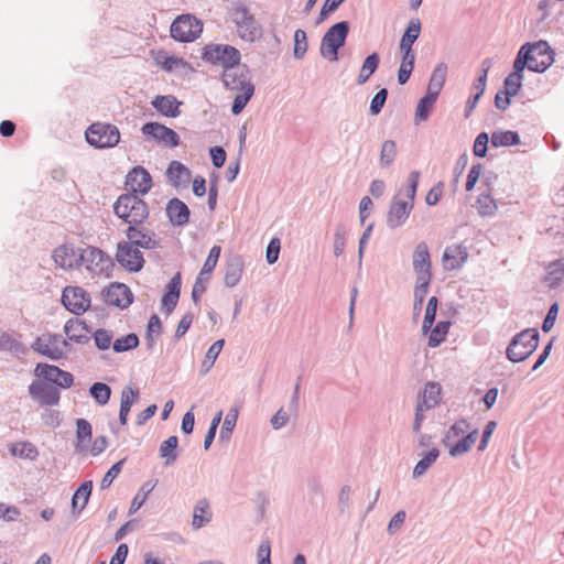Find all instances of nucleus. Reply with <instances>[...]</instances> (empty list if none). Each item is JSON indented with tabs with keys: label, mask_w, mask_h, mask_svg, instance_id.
Here are the masks:
<instances>
[{
	"label": "nucleus",
	"mask_w": 564,
	"mask_h": 564,
	"mask_svg": "<svg viewBox=\"0 0 564 564\" xmlns=\"http://www.w3.org/2000/svg\"><path fill=\"white\" fill-rule=\"evenodd\" d=\"M156 481L158 480L152 482L151 480H149V481H147V482H144L142 485V487L139 489L138 494L135 495V497L133 498V500L131 502V506H130V509H129V514L134 513L135 511H138L143 506V503L145 502L148 496L154 489V487L156 485Z\"/></svg>",
	"instance_id": "52"
},
{
	"label": "nucleus",
	"mask_w": 564,
	"mask_h": 564,
	"mask_svg": "<svg viewBox=\"0 0 564 564\" xmlns=\"http://www.w3.org/2000/svg\"><path fill=\"white\" fill-rule=\"evenodd\" d=\"M470 429V424L466 419L456 421L444 434L442 443L448 448L451 455V446L455 445L456 442L465 436L467 431Z\"/></svg>",
	"instance_id": "31"
},
{
	"label": "nucleus",
	"mask_w": 564,
	"mask_h": 564,
	"mask_svg": "<svg viewBox=\"0 0 564 564\" xmlns=\"http://www.w3.org/2000/svg\"><path fill=\"white\" fill-rule=\"evenodd\" d=\"M181 101H178L174 96L166 95V96H156L152 101L151 105L163 116L170 117V118H176L180 116V106Z\"/></svg>",
	"instance_id": "30"
},
{
	"label": "nucleus",
	"mask_w": 564,
	"mask_h": 564,
	"mask_svg": "<svg viewBox=\"0 0 564 564\" xmlns=\"http://www.w3.org/2000/svg\"><path fill=\"white\" fill-rule=\"evenodd\" d=\"M436 100L437 97L429 93H426L425 96L419 100L414 116V122L416 124L429 119L431 110L434 107Z\"/></svg>",
	"instance_id": "40"
},
{
	"label": "nucleus",
	"mask_w": 564,
	"mask_h": 564,
	"mask_svg": "<svg viewBox=\"0 0 564 564\" xmlns=\"http://www.w3.org/2000/svg\"><path fill=\"white\" fill-rule=\"evenodd\" d=\"M90 332V328L84 321L77 318H69L64 325V333L66 334L68 340L74 341L76 344H87L89 341V336L87 333Z\"/></svg>",
	"instance_id": "27"
},
{
	"label": "nucleus",
	"mask_w": 564,
	"mask_h": 564,
	"mask_svg": "<svg viewBox=\"0 0 564 564\" xmlns=\"http://www.w3.org/2000/svg\"><path fill=\"white\" fill-rule=\"evenodd\" d=\"M212 518L213 513L208 500L206 498L199 499L194 507L192 527L198 530L209 523Z\"/></svg>",
	"instance_id": "33"
},
{
	"label": "nucleus",
	"mask_w": 564,
	"mask_h": 564,
	"mask_svg": "<svg viewBox=\"0 0 564 564\" xmlns=\"http://www.w3.org/2000/svg\"><path fill=\"white\" fill-rule=\"evenodd\" d=\"M165 175L171 185L178 188L188 184L191 171L183 163L172 161L169 164Z\"/></svg>",
	"instance_id": "29"
},
{
	"label": "nucleus",
	"mask_w": 564,
	"mask_h": 564,
	"mask_svg": "<svg viewBox=\"0 0 564 564\" xmlns=\"http://www.w3.org/2000/svg\"><path fill=\"white\" fill-rule=\"evenodd\" d=\"M101 295L106 304L118 308H127L133 302L131 290L119 282L110 283L102 290Z\"/></svg>",
	"instance_id": "14"
},
{
	"label": "nucleus",
	"mask_w": 564,
	"mask_h": 564,
	"mask_svg": "<svg viewBox=\"0 0 564 564\" xmlns=\"http://www.w3.org/2000/svg\"><path fill=\"white\" fill-rule=\"evenodd\" d=\"M86 141L97 149L116 147L120 141L119 129L111 123L95 122L85 132Z\"/></svg>",
	"instance_id": "7"
},
{
	"label": "nucleus",
	"mask_w": 564,
	"mask_h": 564,
	"mask_svg": "<svg viewBox=\"0 0 564 564\" xmlns=\"http://www.w3.org/2000/svg\"><path fill=\"white\" fill-rule=\"evenodd\" d=\"M346 245V228L343 224H338L334 232V254L339 257L343 254Z\"/></svg>",
	"instance_id": "60"
},
{
	"label": "nucleus",
	"mask_w": 564,
	"mask_h": 564,
	"mask_svg": "<svg viewBox=\"0 0 564 564\" xmlns=\"http://www.w3.org/2000/svg\"><path fill=\"white\" fill-rule=\"evenodd\" d=\"M388 98V89L381 88L371 99L369 111L372 116H377L381 112Z\"/></svg>",
	"instance_id": "62"
},
{
	"label": "nucleus",
	"mask_w": 564,
	"mask_h": 564,
	"mask_svg": "<svg viewBox=\"0 0 564 564\" xmlns=\"http://www.w3.org/2000/svg\"><path fill=\"white\" fill-rule=\"evenodd\" d=\"M490 142L494 148L518 145L520 143V135L517 131L497 130L491 133Z\"/></svg>",
	"instance_id": "37"
},
{
	"label": "nucleus",
	"mask_w": 564,
	"mask_h": 564,
	"mask_svg": "<svg viewBox=\"0 0 564 564\" xmlns=\"http://www.w3.org/2000/svg\"><path fill=\"white\" fill-rule=\"evenodd\" d=\"M138 398L139 390H134L131 387H124L121 391L119 412L130 413L131 406Z\"/></svg>",
	"instance_id": "58"
},
{
	"label": "nucleus",
	"mask_w": 564,
	"mask_h": 564,
	"mask_svg": "<svg viewBox=\"0 0 564 564\" xmlns=\"http://www.w3.org/2000/svg\"><path fill=\"white\" fill-rule=\"evenodd\" d=\"M555 52L546 41L523 44L514 59L525 61L528 68L534 73H544L554 63Z\"/></svg>",
	"instance_id": "2"
},
{
	"label": "nucleus",
	"mask_w": 564,
	"mask_h": 564,
	"mask_svg": "<svg viewBox=\"0 0 564 564\" xmlns=\"http://www.w3.org/2000/svg\"><path fill=\"white\" fill-rule=\"evenodd\" d=\"M202 58L213 65L223 67V70L239 66L241 53L229 44L210 43L203 48Z\"/></svg>",
	"instance_id": "6"
},
{
	"label": "nucleus",
	"mask_w": 564,
	"mask_h": 564,
	"mask_svg": "<svg viewBox=\"0 0 564 564\" xmlns=\"http://www.w3.org/2000/svg\"><path fill=\"white\" fill-rule=\"evenodd\" d=\"M243 265L245 263L240 256H231L227 259L224 275V283L227 288H234L239 283Z\"/></svg>",
	"instance_id": "28"
},
{
	"label": "nucleus",
	"mask_w": 564,
	"mask_h": 564,
	"mask_svg": "<svg viewBox=\"0 0 564 564\" xmlns=\"http://www.w3.org/2000/svg\"><path fill=\"white\" fill-rule=\"evenodd\" d=\"M221 82L226 89L237 91L231 105V112L238 116L242 112L254 94L250 68L246 64L223 70Z\"/></svg>",
	"instance_id": "1"
},
{
	"label": "nucleus",
	"mask_w": 564,
	"mask_h": 564,
	"mask_svg": "<svg viewBox=\"0 0 564 564\" xmlns=\"http://www.w3.org/2000/svg\"><path fill=\"white\" fill-rule=\"evenodd\" d=\"M165 212L173 226L183 227L189 220L191 210L188 206L176 197L167 202Z\"/></svg>",
	"instance_id": "24"
},
{
	"label": "nucleus",
	"mask_w": 564,
	"mask_h": 564,
	"mask_svg": "<svg viewBox=\"0 0 564 564\" xmlns=\"http://www.w3.org/2000/svg\"><path fill=\"white\" fill-rule=\"evenodd\" d=\"M478 430L474 429L467 431L465 436L456 442L455 445L451 446V456L457 457L467 453L478 438Z\"/></svg>",
	"instance_id": "39"
},
{
	"label": "nucleus",
	"mask_w": 564,
	"mask_h": 564,
	"mask_svg": "<svg viewBox=\"0 0 564 564\" xmlns=\"http://www.w3.org/2000/svg\"><path fill=\"white\" fill-rule=\"evenodd\" d=\"M420 176L421 173L419 171H412L409 174L408 184L405 185L404 188H401L399 191L397 196L399 197L401 193H404L405 197L408 198L406 202H412V204L414 205Z\"/></svg>",
	"instance_id": "54"
},
{
	"label": "nucleus",
	"mask_w": 564,
	"mask_h": 564,
	"mask_svg": "<svg viewBox=\"0 0 564 564\" xmlns=\"http://www.w3.org/2000/svg\"><path fill=\"white\" fill-rule=\"evenodd\" d=\"M116 260L130 272H139L144 265L142 252L128 241H121L117 246Z\"/></svg>",
	"instance_id": "10"
},
{
	"label": "nucleus",
	"mask_w": 564,
	"mask_h": 564,
	"mask_svg": "<svg viewBox=\"0 0 564 564\" xmlns=\"http://www.w3.org/2000/svg\"><path fill=\"white\" fill-rule=\"evenodd\" d=\"M432 278H416L415 286H414V299L417 302H424L427 293L429 286L431 284Z\"/></svg>",
	"instance_id": "64"
},
{
	"label": "nucleus",
	"mask_w": 564,
	"mask_h": 564,
	"mask_svg": "<svg viewBox=\"0 0 564 564\" xmlns=\"http://www.w3.org/2000/svg\"><path fill=\"white\" fill-rule=\"evenodd\" d=\"M224 345L225 339H218L208 348L200 367V373L203 376H205L212 369Z\"/></svg>",
	"instance_id": "46"
},
{
	"label": "nucleus",
	"mask_w": 564,
	"mask_h": 564,
	"mask_svg": "<svg viewBox=\"0 0 564 564\" xmlns=\"http://www.w3.org/2000/svg\"><path fill=\"white\" fill-rule=\"evenodd\" d=\"M62 303L70 313L82 315L90 305V296L80 286H66L62 293Z\"/></svg>",
	"instance_id": "11"
},
{
	"label": "nucleus",
	"mask_w": 564,
	"mask_h": 564,
	"mask_svg": "<svg viewBox=\"0 0 564 564\" xmlns=\"http://www.w3.org/2000/svg\"><path fill=\"white\" fill-rule=\"evenodd\" d=\"M89 393L96 403L105 405L110 400L111 388L104 382H95L90 386Z\"/></svg>",
	"instance_id": "50"
},
{
	"label": "nucleus",
	"mask_w": 564,
	"mask_h": 564,
	"mask_svg": "<svg viewBox=\"0 0 564 564\" xmlns=\"http://www.w3.org/2000/svg\"><path fill=\"white\" fill-rule=\"evenodd\" d=\"M412 202H405L398 198V196H394L389 205V210L387 214V226L390 229H397L401 226H403L412 209H413Z\"/></svg>",
	"instance_id": "18"
},
{
	"label": "nucleus",
	"mask_w": 564,
	"mask_h": 564,
	"mask_svg": "<svg viewBox=\"0 0 564 564\" xmlns=\"http://www.w3.org/2000/svg\"><path fill=\"white\" fill-rule=\"evenodd\" d=\"M80 250L76 249L73 245H61L53 251L54 262L66 271L80 269L78 260Z\"/></svg>",
	"instance_id": "23"
},
{
	"label": "nucleus",
	"mask_w": 564,
	"mask_h": 564,
	"mask_svg": "<svg viewBox=\"0 0 564 564\" xmlns=\"http://www.w3.org/2000/svg\"><path fill=\"white\" fill-rule=\"evenodd\" d=\"M0 349L9 351L14 356L25 354L26 349L21 341H19L12 334H0Z\"/></svg>",
	"instance_id": "45"
},
{
	"label": "nucleus",
	"mask_w": 564,
	"mask_h": 564,
	"mask_svg": "<svg viewBox=\"0 0 564 564\" xmlns=\"http://www.w3.org/2000/svg\"><path fill=\"white\" fill-rule=\"evenodd\" d=\"M441 398V386L437 382H427L422 394L419 397L417 404H422L426 410L434 408Z\"/></svg>",
	"instance_id": "36"
},
{
	"label": "nucleus",
	"mask_w": 564,
	"mask_h": 564,
	"mask_svg": "<svg viewBox=\"0 0 564 564\" xmlns=\"http://www.w3.org/2000/svg\"><path fill=\"white\" fill-rule=\"evenodd\" d=\"M170 32L178 42H193L203 32V24L193 15L182 14L172 22Z\"/></svg>",
	"instance_id": "8"
},
{
	"label": "nucleus",
	"mask_w": 564,
	"mask_h": 564,
	"mask_svg": "<svg viewBox=\"0 0 564 564\" xmlns=\"http://www.w3.org/2000/svg\"><path fill=\"white\" fill-rule=\"evenodd\" d=\"M80 267L93 273H104L113 267L112 259L102 250L88 246L78 253Z\"/></svg>",
	"instance_id": "9"
},
{
	"label": "nucleus",
	"mask_w": 564,
	"mask_h": 564,
	"mask_svg": "<svg viewBox=\"0 0 564 564\" xmlns=\"http://www.w3.org/2000/svg\"><path fill=\"white\" fill-rule=\"evenodd\" d=\"M308 48L307 34L304 30L297 29L294 33L293 55L296 59H302Z\"/></svg>",
	"instance_id": "55"
},
{
	"label": "nucleus",
	"mask_w": 564,
	"mask_h": 564,
	"mask_svg": "<svg viewBox=\"0 0 564 564\" xmlns=\"http://www.w3.org/2000/svg\"><path fill=\"white\" fill-rule=\"evenodd\" d=\"M547 273L544 282L549 288H556L564 279V262L563 260H555L547 265Z\"/></svg>",
	"instance_id": "41"
},
{
	"label": "nucleus",
	"mask_w": 564,
	"mask_h": 564,
	"mask_svg": "<svg viewBox=\"0 0 564 564\" xmlns=\"http://www.w3.org/2000/svg\"><path fill=\"white\" fill-rule=\"evenodd\" d=\"M140 344L139 337L135 333H129L120 338H117L112 348L115 352H124L137 348Z\"/></svg>",
	"instance_id": "51"
},
{
	"label": "nucleus",
	"mask_w": 564,
	"mask_h": 564,
	"mask_svg": "<svg viewBox=\"0 0 564 564\" xmlns=\"http://www.w3.org/2000/svg\"><path fill=\"white\" fill-rule=\"evenodd\" d=\"M412 265L416 278H432V261L426 242H419L412 254Z\"/></svg>",
	"instance_id": "20"
},
{
	"label": "nucleus",
	"mask_w": 564,
	"mask_h": 564,
	"mask_svg": "<svg viewBox=\"0 0 564 564\" xmlns=\"http://www.w3.org/2000/svg\"><path fill=\"white\" fill-rule=\"evenodd\" d=\"M540 334L535 328H527L514 335L507 349L506 356L511 362H520L530 357L539 346Z\"/></svg>",
	"instance_id": "4"
},
{
	"label": "nucleus",
	"mask_w": 564,
	"mask_h": 564,
	"mask_svg": "<svg viewBox=\"0 0 564 564\" xmlns=\"http://www.w3.org/2000/svg\"><path fill=\"white\" fill-rule=\"evenodd\" d=\"M421 33V21L417 18L411 19L399 43L400 51H414L413 44Z\"/></svg>",
	"instance_id": "32"
},
{
	"label": "nucleus",
	"mask_w": 564,
	"mask_h": 564,
	"mask_svg": "<svg viewBox=\"0 0 564 564\" xmlns=\"http://www.w3.org/2000/svg\"><path fill=\"white\" fill-rule=\"evenodd\" d=\"M59 334H46L35 338L31 348L51 360H59L64 357L63 347H58Z\"/></svg>",
	"instance_id": "17"
},
{
	"label": "nucleus",
	"mask_w": 564,
	"mask_h": 564,
	"mask_svg": "<svg viewBox=\"0 0 564 564\" xmlns=\"http://www.w3.org/2000/svg\"><path fill=\"white\" fill-rule=\"evenodd\" d=\"M397 158V143L393 140H386L381 145L380 166L387 169L394 162Z\"/></svg>",
	"instance_id": "49"
},
{
	"label": "nucleus",
	"mask_w": 564,
	"mask_h": 564,
	"mask_svg": "<svg viewBox=\"0 0 564 564\" xmlns=\"http://www.w3.org/2000/svg\"><path fill=\"white\" fill-rule=\"evenodd\" d=\"M348 21H340L332 25L321 41V55L329 62L338 61V51L345 45L349 34Z\"/></svg>",
	"instance_id": "5"
},
{
	"label": "nucleus",
	"mask_w": 564,
	"mask_h": 564,
	"mask_svg": "<svg viewBox=\"0 0 564 564\" xmlns=\"http://www.w3.org/2000/svg\"><path fill=\"white\" fill-rule=\"evenodd\" d=\"M115 214L129 226L143 225L150 210L148 204L135 194H122L113 204Z\"/></svg>",
	"instance_id": "3"
},
{
	"label": "nucleus",
	"mask_w": 564,
	"mask_h": 564,
	"mask_svg": "<svg viewBox=\"0 0 564 564\" xmlns=\"http://www.w3.org/2000/svg\"><path fill=\"white\" fill-rule=\"evenodd\" d=\"M29 393L41 405H56L61 399L58 387L46 380H34L29 386Z\"/></svg>",
	"instance_id": "13"
},
{
	"label": "nucleus",
	"mask_w": 564,
	"mask_h": 564,
	"mask_svg": "<svg viewBox=\"0 0 564 564\" xmlns=\"http://www.w3.org/2000/svg\"><path fill=\"white\" fill-rule=\"evenodd\" d=\"M177 446L178 438L175 435L170 436L165 441H163L159 448V454L161 458L165 459V465L170 466L177 459Z\"/></svg>",
	"instance_id": "38"
},
{
	"label": "nucleus",
	"mask_w": 564,
	"mask_h": 564,
	"mask_svg": "<svg viewBox=\"0 0 564 564\" xmlns=\"http://www.w3.org/2000/svg\"><path fill=\"white\" fill-rule=\"evenodd\" d=\"M126 185L132 191L131 194L145 195L152 187V177L142 166H134L126 177Z\"/></svg>",
	"instance_id": "21"
},
{
	"label": "nucleus",
	"mask_w": 564,
	"mask_h": 564,
	"mask_svg": "<svg viewBox=\"0 0 564 564\" xmlns=\"http://www.w3.org/2000/svg\"><path fill=\"white\" fill-rule=\"evenodd\" d=\"M220 247L219 246H214L210 250H209V253L204 262V265L200 270V275H205V274H210L216 265H217V262H218V259H219V256H220Z\"/></svg>",
	"instance_id": "59"
},
{
	"label": "nucleus",
	"mask_w": 564,
	"mask_h": 564,
	"mask_svg": "<svg viewBox=\"0 0 564 564\" xmlns=\"http://www.w3.org/2000/svg\"><path fill=\"white\" fill-rule=\"evenodd\" d=\"M468 259V251L462 243L447 246L443 252L442 262L445 271H455L463 268Z\"/></svg>",
	"instance_id": "22"
},
{
	"label": "nucleus",
	"mask_w": 564,
	"mask_h": 564,
	"mask_svg": "<svg viewBox=\"0 0 564 564\" xmlns=\"http://www.w3.org/2000/svg\"><path fill=\"white\" fill-rule=\"evenodd\" d=\"M91 424L86 419L76 420V448L83 451L91 440Z\"/></svg>",
	"instance_id": "43"
},
{
	"label": "nucleus",
	"mask_w": 564,
	"mask_h": 564,
	"mask_svg": "<svg viewBox=\"0 0 564 564\" xmlns=\"http://www.w3.org/2000/svg\"><path fill=\"white\" fill-rule=\"evenodd\" d=\"M181 273L177 272L167 283L166 291L162 297V310H164L166 314H171L177 305L181 294Z\"/></svg>",
	"instance_id": "26"
},
{
	"label": "nucleus",
	"mask_w": 564,
	"mask_h": 564,
	"mask_svg": "<svg viewBox=\"0 0 564 564\" xmlns=\"http://www.w3.org/2000/svg\"><path fill=\"white\" fill-rule=\"evenodd\" d=\"M11 453L22 458L35 459L39 451L31 442H20L11 447Z\"/></svg>",
	"instance_id": "57"
},
{
	"label": "nucleus",
	"mask_w": 564,
	"mask_h": 564,
	"mask_svg": "<svg viewBox=\"0 0 564 564\" xmlns=\"http://www.w3.org/2000/svg\"><path fill=\"white\" fill-rule=\"evenodd\" d=\"M438 456L440 451L437 448H432L431 451L424 453L423 457L414 466L413 477L419 478L424 475Z\"/></svg>",
	"instance_id": "48"
},
{
	"label": "nucleus",
	"mask_w": 564,
	"mask_h": 564,
	"mask_svg": "<svg viewBox=\"0 0 564 564\" xmlns=\"http://www.w3.org/2000/svg\"><path fill=\"white\" fill-rule=\"evenodd\" d=\"M141 131L144 135L171 148L177 147L181 142L180 135L173 129L159 122H147L142 126Z\"/></svg>",
	"instance_id": "19"
},
{
	"label": "nucleus",
	"mask_w": 564,
	"mask_h": 564,
	"mask_svg": "<svg viewBox=\"0 0 564 564\" xmlns=\"http://www.w3.org/2000/svg\"><path fill=\"white\" fill-rule=\"evenodd\" d=\"M34 373L36 377L57 386L58 388L67 389L74 383V376L57 366L40 362L36 365Z\"/></svg>",
	"instance_id": "12"
},
{
	"label": "nucleus",
	"mask_w": 564,
	"mask_h": 564,
	"mask_svg": "<svg viewBox=\"0 0 564 564\" xmlns=\"http://www.w3.org/2000/svg\"><path fill=\"white\" fill-rule=\"evenodd\" d=\"M489 134L487 132H480L474 142L473 151L478 158H485L488 152Z\"/></svg>",
	"instance_id": "63"
},
{
	"label": "nucleus",
	"mask_w": 564,
	"mask_h": 564,
	"mask_svg": "<svg viewBox=\"0 0 564 564\" xmlns=\"http://www.w3.org/2000/svg\"><path fill=\"white\" fill-rule=\"evenodd\" d=\"M446 74L447 65L445 63L437 64L430 77L426 93L433 94V96L438 97L442 88L444 87Z\"/></svg>",
	"instance_id": "35"
},
{
	"label": "nucleus",
	"mask_w": 564,
	"mask_h": 564,
	"mask_svg": "<svg viewBox=\"0 0 564 564\" xmlns=\"http://www.w3.org/2000/svg\"><path fill=\"white\" fill-rule=\"evenodd\" d=\"M525 65V61H521L520 58L513 61V70L503 80V93L512 97L518 95L522 88Z\"/></svg>",
	"instance_id": "25"
},
{
	"label": "nucleus",
	"mask_w": 564,
	"mask_h": 564,
	"mask_svg": "<svg viewBox=\"0 0 564 564\" xmlns=\"http://www.w3.org/2000/svg\"><path fill=\"white\" fill-rule=\"evenodd\" d=\"M95 346L99 350H108L112 346L113 333L105 328H98L93 333Z\"/></svg>",
	"instance_id": "56"
},
{
	"label": "nucleus",
	"mask_w": 564,
	"mask_h": 564,
	"mask_svg": "<svg viewBox=\"0 0 564 564\" xmlns=\"http://www.w3.org/2000/svg\"><path fill=\"white\" fill-rule=\"evenodd\" d=\"M142 225L128 226L126 229V236L128 238V242L132 243L134 247L153 250L160 247V239L156 237V234L145 227H141Z\"/></svg>",
	"instance_id": "15"
},
{
	"label": "nucleus",
	"mask_w": 564,
	"mask_h": 564,
	"mask_svg": "<svg viewBox=\"0 0 564 564\" xmlns=\"http://www.w3.org/2000/svg\"><path fill=\"white\" fill-rule=\"evenodd\" d=\"M451 327V322L441 321L438 322L430 333L429 346L432 348L438 347L445 339Z\"/></svg>",
	"instance_id": "47"
},
{
	"label": "nucleus",
	"mask_w": 564,
	"mask_h": 564,
	"mask_svg": "<svg viewBox=\"0 0 564 564\" xmlns=\"http://www.w3.org/2000/svg\"><path fill=\"white\" fill-rule=\"evenodd\" d=\"M93 490V481H84L75 491L72 498V511L73 513H79L87 506L89 497Z\"/></svg>",
	"instance_id": "34"
},
{
	"label": "nucleus",
	"mask_w": 564,
	"mask_h": 564,
	"mask_svg": "<svg viewBox=\"0 0 564 564\" xmlns=\"http://www.w3.org/2000/svg\"><path fill=\"white\" fill-rule=\"evenodd\" d=\"M476 205L478 214L482 217L492 216L498 208L496 200L486 193L478 196Z\"/></svg>",
	"instance_id": "53"
},
{
	"label": "nucleus",
	"mask_w": 564,
	"mask_h": 564,
	"mask_svg": "<svg viewBox=\"0 0 564 564\" xmlns=\"http://www.w3.org/2000/svg\"><path fill=\"white\" fill-rule=\"evenodd\" d=\"M239 409H240L239 404H235L229 409V411L224 420L223 426L220 429L219 440L227 441L230 438L231 433H232V431L236 426L237 420H238Z\"/></svg>",
	"instance_id": "44"
},
{
	"label": "nucleus",
	"mask_w": 564,
	"mask_h": 564,
	"mask_svg": "<svg viewBox=\"0 0 564 564\" xmlns=\"http://www.w3.org/2000/svg\"><path fill=\"white\" fill-rule=\"evenodd\" d=\"M234 22L237 26L239 36L246 42H253L259 32L254 18L246 7H239L235 10Z\"/></svg>",
	"instance_id": "16"
},
{
	"label": "nucleus",
	"mask_w": 564,
	"mask_h": 564,
	"mask_svg": "<svg viewBox=\"0 0 564 564\" xmlns=\"http://www.w3.org/2000/svg\"><path fill=\"white\" fill-rule=\"evenodd\" d=\"M379 63L380 56L378 53L373 52L370 55H368L365 58L362 66L359 70L357 83L359 85L365 84L370 78V76L377 70Z\"/></svg>",
	"instance_id": "42"
},
{
	"label": "nucleus",
	"mask_w": 564,
	"mask_h": 564,
	"mask_svg": "<svg viewBox=\"0 0 564 564\" xmlns=\"http://www.w3.org/2000/svg\"><path fill=\"white\" fill-rule=\"evenodd\" d=\"M124 460L126 459H121L117 463H115L109 469L108 471L106 473V475L104 476V478L101 479V482H100V489L101 490H105L107 488H109L112 484V481L119 476V474L121 473V469H122V466L124 464Z\"/></svg>",
	"instance_id": "61"
}]
</instances>
